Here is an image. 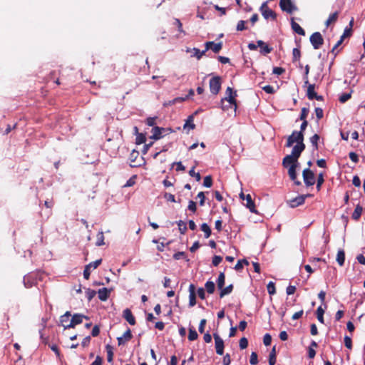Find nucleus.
Here are the masks:
<instances>
[{
  "instance_id": "nucleus-1",
  "label": "nucleus",
  "mask_w": 365,
  "mask_h": 365,
  "mask_svg": "<svg viewBox=\"0 0 365 365\" xmlns=\"http://www.w3.org/2000/svg\"><path fill=\"white\" fill-rule=\"evenodd\" d=\"M236 91H233V90L228 87L226 90V96L221 100V107L222 110H225L226 107L224 106L225 102H227L230 105V108H233L235 110L237 108V103H236Z\"/></svg>"
},
{
  "instance_id": "nucleus-2",
  "label": "nucleus",
  "mask_w": 365,
  "mask_h": 365,
  "mask_svg": "<svg viewBox=\"0 0 365 365\" xmlns=\"http://www.w3.org/2000/svg\"><path fill=\"white\" fill-rule=\"evenodd\" d=\"M303 141L304 134L302 133H297V131H294L292 134L288 137L286 146L291 147L294 143L299 144L303 143Z\"/></svg>"
},
{
  "instance_id": "nucleus-3",
  "label": "nucleus",
  "mask_w": 365,
  "mask_h": 365,
  "mask_svg": "<svg viewBox=\"0 0 365 365\" xmlns=\"http://www.w3.org/2000/svg\"><path fill=\"white\" fill-rule=\"evenodd\" d=\"M210 92L214 94L217 95L221 88V79L219 76H215L212 78L210 80Z\"/></svg>"
},
{
  "instance_id": "nucleus-4",
  "label": "nucleus",
  "mask_w": 365,
  "mask_h": 365,
  "mask_svg": "<svg viewBox=\"0 0 365 365\" xmlns=\"http://www.w3.org/2000/svg\"><path fill=\"white\" fill-rule=\"evenodd\" d=\"M303 179L307 187L314 185L315 183L314 174L309 168H307L303 170Z\"/></svg>"
},
{
  "instance_id": "nucleus-5",
  "label": "nucleus",
  "mask_w": 365,
  "mask_h": 365,
  "mask_svg": "<svg viewBox=\"0 0 365 365\" xmlns=\"http://www.w3.org/2000/svg\"><path fill=\"white\" fill-rule=\"evenodd\" d=\"M279 6L281 9L288 14H292L297 10V7L292 2L291 0H280Z\"/></svg>"
},
{
  "instance_id": "nucleus-6",
  "label": "nucleus",
  "mask_w": 365,
  "mask_h": 365,
  "mask_svg": "<svg viewBox=\"0 0 365 365\" xmlns=\"http://www.w3.org/2000/svg\"><path fill=\"white\" fill-rule=\"evenodd\" d=\"M310 42L314 49H319L324 43V39L319 32H315L310 36Z\"/></svg>"
},
{
  "instance_id": "nucleus-7",
  "label": "nucleus",
  "mask_w": 365,
  "mask_h": 365,
  "mask_svg": "<svg viewBox=\"0 0 365 365\" xmlns=\"http://www.w3.org/2000/svg\"><path fill=\"white\" fill-rule=\"evenodd\" d=\"M213 337L215 339V346L216 353L218 355H222L224 353V347H225L223 339L219 336V334L217 333H214Z\"/></svg>"
},
{
  "instance_id": "nucleus-8",
  "label": "nucleus",
  "mask_w": 365,
  "mask_h": 365,
  "mask_svg": "<svg viewBox=\"0 0 365 365\" xmlns=\"http://www.w3.org/2000/svg\"><path fill=\"white\" fill-rule=\"evenodd\" d=\"M260 11H261L262 14L264 19H268L270 18L272 20L276 19V17H277L276 14L272 9H269V7L267 6V2H264L262 4V6L260 7Z\"/></svg>"
},
{
  "instance_id": "nucleus-9",
  "label": "nucleus",
  "mask_w": 365,
  "mask_h": 365,
  "mask_svg": "<svg viewBox=\"0 0 365 365\" xmlns=\"http://www.w3.org/2000/svg\"><path fill=\"white\" fill-rule=\"evenodd\" d=\"M311 196L309 194L299 195L289 201V205L292 207H297L304 204L306 198Z\"/></svg>"
},
{
  "instance_id": "nucleus-10",
  "label": "nucleus",
  "mask_w": 365,
  "mask_h": 365,
  "mask_svg": "<svg viewBox=\"0 0 365 365\" xmlns=\"http://www.w3.org/2000/svg\"><path fill=\"white\" fill-rule=\"evenodd\" d=\"M83 319H88V317L83 314H75L72 317L71 322L67 327H70V328H74L76 325L81 324Z\"/></svg>"
},
{
  "instance_id": "nucleus-11",
  "label": "nucleus",
  "mask_w": 365,
  "mask_h": 365,
  "mask_svg": "<svg viewBox=\"0 0 365 365\" xmlns=\"http://www.w3.org/2000/svg\"><path fill=\"white\" fill-rule=\"evenodd\" d=\"M205 51H207L209 49H211L214 53H218L222 48V43H215L213 41H207L205 44Z\"/></svg>"
},
{
  "instance_id": "nucleus-12",
  "label": "nucleus",
  "mask_w": 365,
  "mask_h": 365,
  "mask_svg": "<svg viewBox=\"0 0 365 365\" xmlns=\"http://www.w3.org/2000/svg\"><path fill=\"white\" fill-rule=\"evenodd\" d=\"M282 165L285 168H288L291 165H298V159L291 155H288L284 158Z\"/></svg>"
},
{
  "instance_id": "nucleus-13",
  "label": "nucleus",
  "mask_w": 365,
  "mask_h": 365,
  "mask_svg": "<svg viewBox=\"0 0 365 365\" xmlns=\"http://www.w3.org/2000/svg\"><path fill=\"white\" fill-rule=\"evenodd\" d=\"M132 337L133 335L131 334V331L130 329H128L122 336L118 337L117 340L118 345L120 346L125 344V342L130 340Z\"/></svg>"
},
{
  "instance_id": "nucleus-14",
  "label": "nucleus",
  "mask_w": 365,
  "mask_h": 365,
  "mask_svg": "<svg viewBox=\"0 0 365 365\" xmlns=\"http://www.w3.org/2000/svg\"><path fill=\"white\" fill-rule=\"evenodd\" d=\"M305 149V145L303 143H299L294 145L292 148L291 155L297 158V159L299 158L301 153Z\"/></svg>"
},
{
  "instance_id": "nucleus-15",
  "label": "nucleus",
  "mask_w": 365,
  "mask_h": 365,
  "mask_svg": "<svg viewBox=\"0 0 365 365\" xmlns=\"http://www.w3.org/2000/svg\"><path fill=\"white\" fill-rule=\"evenodd\" d=\"M297 167V165H291L288 169V174H289V176L291 178V180L294 181V183L296 185H301V182L296 180H297V174H296Z\"/></svg>"
},
{
  "instance_id": "nucleus-16",
  "label": "nucleus",
  "mask_w": 365,
  "mask_h": 365,
  "mask_svg": "<svg viewBox=\"0 0 365 365\" xmlns=\"http://www.w3.org/2000/svg\"><path fill=\"white\" fill-rule=\"evenodd\" d=\"M123 318L130 324H135V319L129 309H125L123 312Z\"/></svg>"
},
{
  "instance_id": "nucleus-17",
  "label": "nucleus",
  "mask_w": 365,
  "mask_h": 365,
  "mask_svg": "<svg viewBox=\"0 0 365 365\" xmlns=\"http://www.w3.org/2000/svg\"><path fill=\"white\" fill-rule=\"evenodd\" d=\"M257 46L260 48V53L263 55L268 54L272 52V48L269 47L263 41L259 40L257 41Z\"/></svg>"
},
{
  "instance_id": "nucleus-18",
  "label": "nucleus",
  "mask_w": 365,
  "mask_h": 365,
  "mask_svg": "<svg viewBox=\"0 0 365 365\" xmlns=\"http://www.w3.org/2000/svg\"><path fill=\"white\" fill-rule=\"evenodd\" d=\"M71 316L70 312H66L63 315L60 317V323L64 327L65 329H70V327H67L69 324L70 317Z\"/></svg>"
},
{
  "instance_id": "nucleus-19",
  "label": "nucleus",
  "mask_w": 365,
  "mask_h": 365,
  "mask_svg": "<svg viewBox=\"0 0 365 365\" xmlns=\"http://www.w3.org/2000/svg\"><path fill=\"white\" fill-rule=\"evenodd\" d=\"M291 26H292V30L297 34L301 35V36L305 35L304 30L299 26V24H297V22L294 21V18L291 19Z\"/></svg>"
},
{
  "instance_id": "nucleus-20",
  "label": "nucleus",
  "mask_w": 365,
  "mask_h": 365,
  "mask_svg": "<svg viewBox=\"0 0 365 365\" xmlns=\"http://www.w3.org/2000/svg\"><path fill=\"white\" fill-rule=\"evenodd\" d=\"M246 200V207L250 210V212L253 213H256L257 210H255V205L254 202L252 200L250 195H247L245 197Z\"/></svg>"
},
{
  "instance_id": "nucleus-21",
  "label": "nucleus",
  "mask_w": 365,
  "mask_h": 365,
  "mask_svg": "<svg viewBox=\"0 0 365 365\" xmlns=\"http://www.w3.org/2000/svg\"><path fill=\"white\" fill-rule=\"evenodd\" d=\"M110 291L104 287L100 289L98 292V298L101 301H106L109 297Z\"/></svg>"
},
{
  "instance_id": "nucleus-22",
  "label": "nucleus",
  "mask_w": 365,
  "mask_h": 365,
  "mask_svg": "<svg viewBox=\"0 0 365 365\" xmlns=\"http://www.w3.org/2000/svg\"><path fill=\"white\" fill-rule=\"evenodd\" d=\"M164 130V128H159V127H154L152 129V138L158 140L162 138V132Z\"/></svg>"
},
{
  "instance_id": "nucleus-23",
  "label": "nucleus",
  "mask_w": 365,
  "mask_h": 365,
  "mask_svg": "<svg viewBox=\"0 0 365 365\" xmlns=\"http://www.w3.org/2000/svg\"><path fill=\"white\" fill-rule=\"evenodd\" d=\"M362 212H363V207L359 204H358L356 206L354 212L352 213V216H351L352 218L354 220H358L360 218Z\"/></svg>"
},
{
  "instance_id": "nucleus-24",
  "label": "nucleus",
  "mask_w": 365,
  "mask_h": 365,
  "mask_svg": "<svg viewBox=\"0 0 365 365\" xmlns=\"http://www.w3.org/2000/svg\"><path fill=\"white\" fill-rule=\"evenodd\" d=\"M345 261V253L343 250H338L336 255V262H338L339 266H343Z\"/></svg>"
},
{
  "instance_id": "nucleus-25",
  "label": "nucleus",
  "mask_w": 365,
  "mask_h": 365,
  "mask_svg": "<svg viewBox=\"0 0 365 365\" xmlns=\"http://www.w3.org/2000/svg\"><path fill=\"white\" fill-rule=\"evenodd\" d=\"M232 289H233V285L232 284H230V285H228L226 287H223L222 288H221L220 289V297L222 298L225 295H227V294H230L232 292Z\"/></svg>"
},
{
  "instance_id": "nucleus-26",
  "label": "nucleus",
  "mask_w": 365,
  "mask_h": 365,
  "mask_svg": "<svg viewBox=\"0 0 365 365\" xmlns=\"http://www.w3.org/2000/svg\"><path fill=\"white\" fill-rule=\"evenodd\" d=\"M307 97L310 100L314 99V97H317V93L314 91V85L309 84L307 88Z\"/></svg>"
},
{
  "instance_id": "nucleus-27",
  "label": "nucleus",
  "mask_w": 365,
  "mask_h": 365,
  "mask_svg": "<svg viewBox=\"0 0 365 365\" xmlns=\"http://www.w3.org/2000/svg\"><path fill=\"white\" fill-rule=\"evenodd\" d=\"M225 275L224 272H220L218 276L217 280V288L219 289L222 288L225 285Z\"/></svg>"
},
{
  "instance_id": "nucleus-28",
  "label": "nucleus",
  "mask_w": 365,
  "mask_h": 365,
  "mask_svg": "<svg viewBox=\"0 0 365 365\" xmlns=\"http://www.w3.org/2000/svg\"><path fill=\"white\" fill-rule=\"evenodd\" d=\"M187 98H188V96H185L184 98L183 97H178V98H174L172 101H169L165 103L164 106H172V105H174L178 103H182Z\"/></svg>"
},
{
  "instance_id": "nucleus-29",
  "label": "nucleus",
  "mask_w": 365,
  "mask_h": 365,
  "mask_svg": "<svg viewBox=\"0 0 365 365\" xmlns=\"http://www.w3.org/2000/svg\"><path fill=\"white\" fill-rule=\"evenodd\" d=\"M339 13L337 11L331 14L326 21V26L328 27L331 24L334 23L338 19Z\"/></svg>"
},
{
  "instance_id": "nucleus-30",
  "label": "nucleus",
  "mask_w": 365,
  "mask_h": 365,
  "mask_svg": "<svg viewBox=\"0 0 365 365\" xmlns=\"http://www.w3.org/2000/svg\"><path fill=\"white\" fill-rule=\"evenodd\" d=\"M201 230L205 233V237L208 238L211 235V229L207 223H203L200 227Z\"/></svg>"
},
{
  "instance_id": "nucleus-31",
  "label": "nucleus",
  "mask_w": 365,
  "mask_h": 365,
  "mask_svg": "<svg viewBox=\"0 0 365 365\" xmlns=\"http://www.w3.org/2000/svg\"><path fill=\"white\" fill-rule=\"evenodd\" d=\"M276 363V348L274 346L269 354V364L274 365Z\"/></svg>"
},
{
  "instance_id": "nucleus-32",
  "label": "nucleus",
  "mask_w": 365,
  "mask_h": 365,
  "mask_svg": "<svg viewBox=\"0 0 365 365\" xmlns=\"http://www.w3.org/2000/svg\"><path fill=\"white\" fill-rule=\"evenodd\" d=\"M193 116L190 115L184 125V128L185 129L186 128L188 127L190 129H194L195 128V125L193 123Z\"/></svg>"
},
{
  "instance_id": "nucleus-33",
  "label": "nucleus",
  "mask_w": 365,
  "mask_h": 365,
  "mask_svg": "<svg viewBox=\"0 0 365 365\" xmlns=\"http://www.w3.org/2000/svg\"><path fill=\"white\" fill-rule=\"evenodd\" d=\"M324 309L320 306L317 309V316L319 322L324 324Z\"/></svg>"
},
{
  "instance_id": "nucleus-34",
  "label": "nucleus",
  "mask_w": 365,
  "mask_h": 365,
  "mask_svg": "<svg viewBox=\"0 0 365 365\" xmlns=\"http://www.w3.org/2000/svg\"><path fill=\"white\" fill-rule=\"evenodd\" d=\"M205 289L209 294H212L215 292V284L212 281H207L205 284Z\"/></svg>"
},
{
  "instance_id": "nucleus-35",
  "label": "nucleus",
  "mask_w": 365,
  "mask_h": 365,
  "mask_svg": "<svg viewBox=\"0 0 365 365\" xmlns=\"http://www.w3.org/2000/svg\"><path fill=\"white\" fill-rule=\"evenodd\" d=\"M106 352H107V360L108 362L113 361V348L110 345L108 344L106 347Z\"/></svg>"
},
{
  "instance_id": "nucleus-36",
  "label": "nucleus",
  "mask_w": 365,
  "mask_h": 365,
  "mask_svg": "<svg viewBox=\"0 0 365 365\" xmlns=\"http://www.w3.org/2000/svg\"><path fill=\"white\" fill-rule=\"evenodd\" d=\"M198 337V334L196 331V330L193 328L189 329V334H188V339L190 341H194L196 340Z\"/></svg>"
},
{
  "instance_id": "nucleus-37",
  "label": "nucleus",
  "mask_w": 365,
  "mask_h": 365,
  "mask_svg": "<svg viewBox=\"0 0 365 365\" xmlns=\"http://www.w3.org/2000/svg\"><path fill=\"white\" fill-rule=\"evenodd\" d=\"M319 140V135L314 134L310 138V143L314 147L315 150H318V141Z\"/></svg>"
},
{
  "instance_id": "nucleus-38",
  "label": "nucleus",
  "mask_w": 365,
  "mask_h": 365,
  "mask_svg": "<svg viewBox=\"0 0 365 365\" xmlns=\"http://www.w3.org/2000/svg\"><path fill=\"white\" fill-rule=\"evenodd\" d=\"M177 224L178 225L180 232L182 235L185 234L187 230L186 224L182 220H179L178 222H177Z\"/></svg>"
},
{
  "instance_id": "nucleus-39",
  "label": "nucleus",
  "mask_w": 365,
  "mask_h": 365,
  "mask_svg": "<svg viewBox=\"0 0 365 365\" xmlns=\"http://www.w3.org/2000/svg\"><path fill=\"white\" fill-rule=\"evenodd\" d=\"M97 246H101L104 245V236L103 232H100L97 235V242L96 243Z\"/></svg>"
},
{
  "instance_id": "nucleus-40",
  "label": "nucleus",
  "mask_w": 365,
  "mask_h": 365,
  "mask_svg": "<svg viewBox=\"0 0 365 365\" xmlns=\"http://www.w3.org/2000/svg\"><path fill=\"white\" fill-rule=\"evenodd\" d=\"M212 185V180L211 176L208 175L205 177L203 180V185L206 187H210Z\"/></svg>"
},
{
  "instance_id": "nucleus-41",
  "label": "nucleus",
  "mask_w": 365,
  "mask_h": 365,
  "mask_svg": "<svg viewBox=\"0 0 365 365\" xmlns=\"http://www.w3.org/2000/svg\"><path fill=\"white\" fill-rule=\"evenodd\" d=\"M293 61H296L299 59L301 56L300 50L297 48H294L292 51Z\"/></svg>"
},
{
  "instance_id": "nucleus-42",
  "label": "nucleus",
  "mask_w": 365,
  "mask_h": 365,
  "mask_svg": "<svg viewBox=\"0 0 365 365\" xmlns=\"http://www.w3.org/2000/svg\"><path fill=\"white\" fill-rule=\"evenodd\" d=\"M267 291L268 293L271 295H273L276 292L274 284L272 282H269L267 284Z\"/></svg>"
},
{
  "instance_id": "nucleus-43",
  "label": "nucleus",
  "mask_w": 365,
  "mask_h": 365,
  "mask_svg": "<svg viewBox=\"0 0 365 365\" xmlns=\"http://www.w3.org/2000/svg\"><path fill=\"white\" fill-rule=\"evenodd\" d=\"M193 51H194V56H195L197 59L201 58H202V56L203 55H205V52L207 51H205V49L204 51H200V49H198V48H195L193 49Z\"/></svg>"
},
{
  "instance_id": "nucleus-44",
  "label": "nucleus",
  "mask_w": 365,
  "mask_h": 365,
  "mask_svg": "<svg viewBox=\"0 0 365 365\" xmlns=\"http://www.w3.org/2000/svg\"><path fill=\"white\" fill-rule=\"evenodd\" d=\"M324 175L323 173H319L317 178V189L319 190L322 185L324 183Z\"/></svg>"
},
{
  "instance_id": "nucleus-45",
  "label": "nucleus",
  "mask_w": 365,
  "mask_h": 365,
  "mask_svg": "<svg viewBox=\"0 0 365 365\" xmlns=\"http://www.w3.org/2000/svg\"><path fill=\"white\" fill-rule=\"evenodd\" d=\"M239 345H240V347L241 349H246L248 346V341H247V338H245V337L241 338L240 340Z\"/></svg>"
},
{
  "instance_id": "nucleus-46",
  "label": "nucleus",
  "mask_w": 365,
  "mask_h": 365,
  "mask_svg": "<svg viewBox=\"0 0 365 365\" xmlns=\"http://www.w3.org/2000/svg\"><path fill=\"white\" fill-rule=\"evenodd\" d=\"M250 362L252 365H256L258 363L257 354L256 352H252Z\"/></svg>"
},
{
  "instance_id": "nucleus-47",
  "label": "nucleus",
  "mask_w": 365,
  "mask_h": 365,
  "mask_svg": "<svg viewBox=\"0 0 365 365\" xmlns=\"http://www.w3.org/2000/svg\"><path fill=\"white\" fill-rule=\"evenodd\" d=\"M189 175L191 176V177H195L196 180L197 181H200V179H201V176H200V174L199 173H195V167H193L190 171H189Z\"/></svg>"
},
{
  "instance_id": "nucleus-48",
  "label": "nucleus",
  "mask_w": 365,
  "mask_h": 365,
  "mask_svg": "<svg viewBox=\"0 0 365 365\" xmlns=\"http://www.w3.org/2000/svg\"><path fill=\"white\" fill-rule=\"evenodd\" d=\"M101 262H102V259H97V260H96L94 262H92L89 263L88 264H87V266L90 269H91V268L96 269L101 264Z\"/></svg>"
},
{
  "instance_id": "nucleus-49",
  "label": "nucleus",
  "mask_w": 365,
  "mask_h": 365,
  "mask_svg": "<svg viewBox=\"0 0 365 365\" xmlns=\"http://www.w3.org/2000/svg\"><path fill=\"white\" fill-rule=\"evenodd\" d=\"M344 344H345V346L349 349H351L352 348V341H351V339L350 336H344Z\"/></svg>"
},
{
  "instance_id": "nucleus-50",
  "label": "nucleus",
  "mask_w": 365,
  "mask_h": 365,
  "mask_svg": "<svg viewBox=\"0 0 365 365\" xmlns=\"http://www.w3.org/2000/svg\"><path fill=\"white\" fill-rule=\"evenodd\" d=\"M243 264H248V262L246 259L239 260L237 263L235 264V269L236 270H240L243 267Z\"/></svg>"
},
{
  "instance_id": "nucleus-51",
  "label": "nucleus",
  "mask_w": 365,
  "mask_h": 365,
  "mask_svg": "<svg viewBox=\"0 0 365 365\" xmlns=\"http://www.w3.org/2000/svg\"><path fill=\"white\" fill-rule=\"evenodd\" d=\"M308 113H309V109H307V108H303L301 111V115H300L299 119L301 120H307L306 118L307 117Z\"/></svg>"
},
{
  "instance_id": "nucleus-52",
  "label": "nucleus",
  "mask_w": 365,
  "mask_h": 365,
  "mask_svg": "<svg viewBox=\"0 0 365 365\" xmlns=\"http://www.w3.org/2000/svg\"><path fill=\"white\" fill-rule=\"evenodd\" d=\"M272 342V336L269 334H266L263 338V343L265 346H269Z\"/></svg>"
},
{
  "instance_id": "nucleus-53",
  "label": "nucleus",
  "mask_w": 365,
  "mask_h": 365,
  "mask_svg": "<svg viewBox=\"0 0 365 365\" xmlns=\"http://www.w3.org/2000/svg\"><path fill=\"white\" fill-rule=\"evenodd\" d=\"M351 98V93H345L341 95L339 97V101L341 103L346 102Z\"/></svg>"
},
{
  "instance_id": "nucleus-54",
  "label": "nucleus",
  "mask_w": 365,
  "mask_h": 365,
  "mask_svg": "<svg viewBox=\"0 0 365 365\" xmlns=\"http://www.w3.org/2000/svg\"><path fill=\"white\" fill-rule=\"evenodd\" d=\"M86 293L87 298L89 301L91 300L96 294V291L91 289H88L86 290Z\"/></svg>"
},
{
  "instance_id": "nucleus-55",
  "label": "nucleus",
  "mask_w": 365,
  "mask_h": 365,
  "mask_svg": "<svg viewBox=\"0 0 365 365\" xmlns=\"http://www.w3.org/2000/svg\"><path fill=\"white\" fill-rule=\"evenodd\" d=\"M174 24L177 26L179 32L185 34V31L182 29V25L178 19H175Z\"/></svg>"
},
{
  "instance_id": "nucleus-56",
  "label": "nucleus",
  "mask_w": 365,
  "mask_h": 365,
  "mask_svg": "<svg viewBox=\"0 0 365 365\" xmlns=\"http://www.w3.org/2000/svg\"><path fill=\"white\" fill-rule=\"evenodd\" d=\"M196 304V296L195 294H192L189 295V305L190 307H193Z\"/></svg>"
},
{
  "instance_id": "nucleus-57",
  "label": "nucleus",
  "mask_w": 365,
  "mask_h": 365,
  "mask_svg": "<svg viewBox=\"0 0 365 365\" xmlns=\"http://www.w3.org/2000/svg\"><path fill=\"white\" fill-rule=\"evenodd\" d=\"M222 260V257L215 255L212 258V264L217 267Z\"/></svg>"
},
{
  "instance_id": "nucleus-58",
  "label": "nucleus",
  "mask_w": 365,
  "mask_h": 365,
  "mask_svg": "<svg viewBox=\"0 0 365 365\" xmlns=\"http://www.w3.org/2000/svg\"><path fill=\"white\" fill-rule=\"evenodd\" d=\"M349 158L354 163H357L359 162V158L356 153L354 152H350L349 154Z\"/></svg>"
},
{
  "instance_id": "nucleus-59",
  "label": "nucleus",
  "mask_w": 365,
  "mask_h": 365,
  "mask_svg": "<svg viewBox=\"0 0 365 365\" xmlns=\"http://www.w3.org/2000/svg\"><path fill=\"white\" fill-rule=\"evenodd\" d=\"M315 113H316V116L318 120H320L323 118V115H324V112H323V110L320 108H315Z\"/></svg>"
},
{
  "instance_id": "nucleus-60",
  "label": "nucleus",
  "mask_w": 365,
  "mask_h": 365,
  "mask_svg": "<svg viewBox=\"0 0 365 365\" xmlns=\"http://www.w3.org/2000/svg\"><path fill=\"white\" fill-rule=\"evenodd\" d=\"M206 319H201L200 322V324H199V331L202 334L204 332V330H205V326L206 324Z\"/></svg>"
},
{
  "instance_id": "nucleus-61",
  "label": "nucleus",
  "mask_w": 365,
  "mask_h": 365,
  "mask_svg": "<svg viewBox=\"0 0 365 365\" xmlns=\"http://www.w3.org/2000/svg\"><path fill=\"white\" fill-rule=\"evenodd\" d=\"M223 365H230L231 363L230 355L227 354L224 356L222 360Z\"/></svg>"
},
{
  "instance_id": "nucleus-62",
  "label": "nucleus",
  "mask_w": 365,
  "mask_h": 365,
  "mask_svg": "<svg viewBox=\"0 0 365 365\" xmlns=\"http://www.w3.org/2000/svg\"><path fill=\"white\" fill-rule=\"evenodd\" d=\"M188 210L195 212L197 210V206H196V203L192 201V200H190L189 202V205H188Z\"/></svg>"
},
{
  "instance_id": "nucleus-63",
  "label": "nucleus",
  "mask_w": 365,
  "mask_h": 365,
  "mask_svg": "<svg viewBox=\"0 0 365 365\" xmlns=\"http://www.w3.org/2000/svg\"><path fill=\"white\" fill-rule=\"evenodd\" d=\"M245 21L243 20H241L238 21L237 25V31H243L245 29Z\"/></svg>"
},
{
  "instance_id": "nucleus-64",
  "label": "nucleus",
  "mask_w": 365,
  "mask_h": 365,
  "mask_svg": "<svg viewBox=\"0 0 365 365\" xmlns=\"http://www.w3.org/2000/svg\"><path fill=\"white\" fill-rule=\"evenodd\" d=\"M262 89L267 93H273L274 92V89L272 86L267 85L262 88Z\"/></svg>"
}]
</instances>
